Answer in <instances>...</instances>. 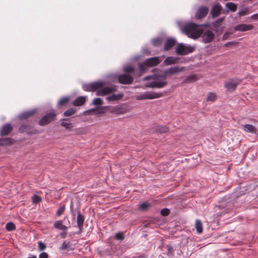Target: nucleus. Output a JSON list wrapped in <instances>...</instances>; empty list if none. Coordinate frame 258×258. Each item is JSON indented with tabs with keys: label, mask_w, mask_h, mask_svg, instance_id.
Masks as SVG:
<instances>
[{
	"label": "nucleus",
	"mask_w": 258,
	"mask_h": 258,
	"mask_svg": "<svg viewBox=\"0 0 258 258\" xmlns=\"http://www.w3.org/2000/svg\"><path fill=\"white\" fill-rule=\"evenodd\" d=\"M182 30L188 37L194 39L200 37L203 33V30L200 25L194 23H189L186 24L182 28Z\"/></svg>",
	"instance_id": "nucleus-1"
},
{
	"label": "nucleus",
	"mask_w": 258,
	"mask_h": 258,
	"mask_svg": "<svg viewBox=\"0 0 258 258\" xmlns=\"http://www.w3.org/2000/svg\"><path fill=\"white\" fill-rule=\"evenodd\" d=\"M105 85V83L102 81H98L91 83L84 84L82 85L83 90L87 92H95Z\"/></svg>",
	"instance_id": "nucleus-2"
},
{
	"label": "nucleus",
	"mask_w": 258,
	"mask_h": 258,
	"mask_svg": "<svg viewBox=\"0 0 258 258\" xmlns=\"http://www.w3.org/2000/svg\"><path fill=\"white\" fill-rule=\"evenodd\" d=\"M163 95L161 92H147L137 96V100H142L159 98Z\"/></svg>",
	"instance_id": "nucleus-3"
},
{
	"label": "nucleus",
	"mask_w": 258,
	"mask_h": 258,
	"mask_svg": "<svg viewBox=\"0 0 258 258\" xmlns=\"http://www.w3.org/2000/svg\"><path fill=\"white\" fill-rule=\"evenodd\" d=\"M195 47L191 46H186L183 43L179 44L175 52L178 55H184L191 53L194 51Z\"/></svg>",
	"instance_id": "nucleus-4"
},
{
	"label": "nucleus",
	"mask_w": 258,
	"mask_h": 258,
	"mask_svg": "<svg viewBox=\"0 0 258 258\" xmlns=\"http://www.w3.org/2000/svg\"><path fill=\"white\" fill-rule=\"evenodd\" d=\"M56 116V114L54 112L48 113L42 117L39 120L38 124L41 126L46 125L54 120Z\"/></svg>",
	"instance_id": "nucleus-5"
},
{
	"label": "nucleus",
	"mask_w": 258,
	"mask_h": 258,
	"mask_svg": "<svg viewBox=\"0 0 258 258\" xmlns=\"http://www.w3.org/2000/svg\"><path fill=\"white\" fill-rule=\"evenodd\" d=\"M241 80L238 79H231L224 83V87L229 92H233L237 86L240 83Z\"/></svg>",
	"instance_id": "nucleus-6"
},
{
	"label": "nucleus",
	"mask_w": 258,
	"mask_h": 258,
	"mask_svg": "<svg viewBox=\"0 0 258 258\" xmlns=\"http://www.w3.org/2000/svg\"><path fill=\"white\" fill-rule=\"evenodd\" d=\"M154 79H155L154 81L149 83L146 85V88H162L167 85V82L162 81L161 79H158L157 76L154 77Z\"/></svg>",
	"instance_id": "nucleus-7"
},
{
	"label": "nucleus",
	"mask_w": 258,
	"mask_h": 258,
	"mask_svg": "<svg viewBox=\"0 0 258 258\" xmlns=\"http://www.w3.org/2000/svg\"><path fill=\"white\" fill-rule=\"evenodd\" d=\"M117 80L121 84L129 85L132 84L134 81L133 77L129 74H121L117 76Z\"/></svg>",
	"instance_id": "nucleus-8"
},
{
	"label": "nucleus",
	"mask_w": 258,
	"mask_h": 258,
	"mask_svg": "<svg viewBox=\"0 0 258 258\" xmlns=\"http://www.w3.org/2000/svg\"><path fill=\"white\" fill-rule=\"evenodd\" d=\"M116 88L115 86L101 87L96 93L97 96H105L115 92Z\"/></svg>",
	"instance_id": "nucleus-9"
},
{
	"label": "nucleus",
	"mask_w": 258,
	"mask_h": 258,
	"mask_svg": "<svg viewBox=\"0 0 258 258\" xmlns=\"http://www.w3.org/2000/svg\"><path fill=\"white\" fill-rule=\"evenodd\" d=\"M19 131L21 133H26L29 135L36 134L38 131L30 124H23L20 126Z\"/></svg>",
	"instance_id": "nucleus-10"
},
{
	"label": "nucleus",
	"mask_w": 258,
	"mask_h": 258,
	"mask_svg": "<svg viewBox=\"0 0 258 258\" xmlns=\"http://www.w3.org/2000/svg\"><path fill=\"white\" fill-rule=\"evenodd\" d=\"M109 111L115 114H122L128 111V108L124 105H116L111 108Z\"/></svg>",
	"instance_id": "nucleus-11"
},
{
	"label": "nucleus",
	"mask_w": 258,
	"mask_h": 258,
	"mask_svg": "<svg viewBox=\"0 0 258 258\" xmlns=\"http://www.w3.org/2000/svg\"><path fill=\"white\" fill-rule=\"evenodd\" d=\"M209 12V8L206 6L200 7L195 15V18L196 19H201L205 18L208 14Z\"/></svg>",
	"instance_id": "nucleus-12"
},
{
	"label": "nucleus",
	"mask_w": 258,
	"mask_h": 258,
	"mask_svg": "<svg viewBox=\"0 0 258 258\" xmlns=\"http://www.w3.org/2000/svg\"><path fill=\"white\" fill-rule=\"evenodd\" d=\"M201 36L202 41L205 43L211 42L214 38V34L209 30H206L204 33H202Z\"/></svg>",
	"instance_id": "nucleus-13"
},
{
	"label": "nucleus",
	"mask_w": 258,
	"mask_h": 258,
	"mask_svg": "<svg viewBox=\"0 0 258 258\" xmlns=\"http://www.w3.org/2000/svg\"><path fill=\"white\" fill-rule=\"evenodd\" d=\"M222 10V7L219 3L215 4L211 11V15L212 18L218 17L220 15Z\"/></svg>",
	"instance_id": "nucleus-14"
},
{
	"label": "nucleus",
	"mask_w": 258,
	"mask_h": 258,
	"mask_svg": "<svg viewBox=\"0 0 258 258\" xmlns=\"http://www.w3.org/2000/svg\"><path fill=\"white\" fill-rule=\"evenodd\" d=\"M84 221V216L81 214L80 211H78L77 213V226L79 230V233H82L83 232Z\"/></svg>",
	"instance_id": "nucleus-15"
},
{
	"label": "nucleus",
	"mask_w": 258,
	"mask_h": 258,
	"mask_svg": "<svg viewBox=\"0 0 258 258\" xmlns=\"http://www.w3.org/2000/svg\"><path fill=\"white\" fill-rule=\"evenodd\" d=\"M13 127L10 123L4 124L1 128L0 135L1 136L8 135L13 131Z\"/></svg>",
	"instance_id": "nucleus-16"
},
{
	"label": "nucleus",
	"mask_w": 258,
	"mask_h": 258,
	"mask_svg": "<svg viewBox=\"0 0 258 258\" xmlns=\"http://www.w3.org/2000/svg\"><path fill=\"white\" fill-rule=\"evenodd\" d=\"M253 26L252 25L245 24H238L234 27L235 31H246L253 29Z\"/></svg>",
	"instance_id": "nucleus-17"
},
{
	"label": "nucleus",
	"mask_w": 258,
	"mask_h": 258,
	"mask_svg": "<svg viewBox=\"0 0 258 258\" xmlns=\"http://www.w3.org/2000/svg\"><path fill=\"white\" fill-rule=\"evenodd\" d=\"M160 62L158 57H153L147 59L144 61V64L146 66L154 67L157 66Z\"/></svg>",
	"instance_id": "nucleus-18"
},
{
	"label": "nucleus",
	"mask_w": 258,
	"mask_h": 258,
	"mask_svg": "<svg viewBox=\"0 0 258 258\" xmlns=\"http://www.w3.org/2000/svg\"><path fill=\"white\" fill-rule=\"evenodd\" d=\"M184 70H185V67H184L179 68L177 66H175V67H170L167 69H166L165 71L167 73L168 76L170 77L172 75L176 74L179 72H182Z\"/></svg>",
	"instance_id": "nucleus-19"
},
{
	"label": "nucleus",
	"mask_w": 258,
	"mask_h": 258,
	"mask_svg": "<svg viewBox=\"0 0 258 258\" xmlns=\"http://www.w3.org/2000/svg\"><path fill=\"white\" fill-rule=\"evenodd\" d=\"M37 112L36 109L26 111L22 113L19 116V118L20 119H26L34 115Z\"/></svg>",
	"instance_id": "nucleus-20"
},
{
	"label": "nucleus",
	"mask_w": 258,
	"mask_h": 258,
	"mask_svg": "<svg viewBox=\"0 0 258 258\" xmlns=\"http://www.w3.org/2000/svg\"><path fill=\"white\" fill-rule=\"evenodd\" d=\"M243 127V130L244 132L251 133V134H256L257 130V128L253 125L250 124H246L244 125H241Z\"/></svg>",
	"instance_id": "nucleus-21"
},
{
	"label": "nucleus",
	"mask_w": 258,
	"mask_h": 258,
	"mask_svg": "<svg viewBox=\"0 0 258 258\" xmlns=\"http://www.w3.org/2000/svg\"><path fill=\"white\" fill-rule=\"evenodd\" d=\"M86 96H79L73 101V105L75 106H82L86 102Z\"/></svg>",
	"instance_id": "nucleus-22"
},
{
	"label": "nucleus",
	"mask_w": 258,
	"mask_h": 258,
	"mask_svg": "<svg viewBox=\"0 0 258 258\" xmlns=\"http://www.w3.org/2000/svg\"><path fill=\"white\" fill-rule=\"evenodd\" d=\"M176 43L175 39L173 38H168L166 41L164 49L165 50H170L175 44Z\"/></svg>",
	"instance_id": "nucleus-23"
},
{
	"label": "nucleus",
	"mask_w": 258,
	"mask_h": 258,
	"mask_svg": "<svg viewBox=\"0 0 258 258\" xmlns=\"http://www.w3.org/2000/svg\"><path fill=\"white\" fill-rule=\"evenodd\" d=\"M74 249V248L72 247L70 241L68 240L64 241L62 245L59 247V249L61 250H67V251H69L73 250Z\"/></svg>",
	"instance_id": "nucleus-24"
},
{
	"label": "nucleus",
	"mask_w": 258,
	"mask_h": 258,
	"mask_svg": "<svg viewBox=\"0 0 258 258\" xmlns=\"http://www.w3.org/2000/svg\"><path fill=\"white\" fill-rule=\"evenodd\" d=\"M179 59L178 57L168 56L164 60V63L166 66H169L176 63Z\"/></svg>",
	"instance_id": "nucleus-25"
},
{
	"label": "nucleus",
	"mask_w": 258,
	"mask_h": 258,
	"mask_svg": "<svg viewBox=\"0 0 258 258\" xmlns=\"http://www.w3.org/2000/svg\"><path fill=\"white\" fill-rule=\"evenodd\" d=\"M199 79V76L198 75H191L188 76L186 77V78L182 82L183 83L187 84L192 83L197 81Z\"/></svg>",
	"instance_id": "nucleus-26"
},
{
	"label": "nucleus",
	"mask_w": 258,
	"mask_h": 258,
	"mask_svg": "<svg viewBox=\"0 0 258 258\" xmlns=\"http://www.w3.org/2000/svg\"><path fill=\"white\" fill-rule=\"evenodd\" d=\"M53 226L55 229L62 231L67 230L68 229V227L66 226L63 225L62 221L61 220L55 221L53 224Z\"/></svg>",
	"instance_id": "nucleus-27"
},
{
	"label": "nucleus",
	"mask_w": 258,
	"mask_h": 258,
	"mask_svg": "<svg viewBox=\"0 0 258 258\" xmlns=\"http://www.w3.org/2000/svg\"><path fill=\"white\" fill-rule=\"evenodd\" d=\"M14 140L11 138L0 139V145L1 146L12 145L14 144Z\"/></svg>",
	"instance_id": "nucleus-28"
},
{
	"label": "nucleus",
	"mask_w": 258,
	"mask_h": 258,
	"mask_svg": "<svg viewBox=\"0 0 258 258\" xmlns=\"http://www.w3.org/2000/svg\"><path fill=\"white\" fill-rule=\"evenodd\" d=\"M169 131L168 128L166 126L157 125L154 128V131L158 133H165Z\"/></svg>",
	"instance_id": "nucleus-29"
},
{
	"label": "nucleus",
	"mask_w": 258,
	"mask_h": 258,
	"mask_svg": "<svg viewBox=\"0 0 258 258\" xmlns=\"http://www.w3.org/2000/svg\"><path fill=\"white\" fill-rule=\"evenodd\" d=\"M123 97V94H112L106 98V99L109 101H114L120 99Z\"/></svg>",
	"instance_id": "nucleus-30"
},
{
	"label": "nucleus",
	"mask_w": 258,
	"mask_h": 258,
	"mask_svg": "<svg viewBox=\"0 0 258 258\" xmlns=\"http://www.w3.org/2000/svg\"><path fill=\"white\" fill-rule=\"evenodd\" d=\"M195 228L198 233L200 234L203 232V225L199 219L196 220L195 222Z\"/></svg>",
	"instance_id": "nucleus-31"
},
{
	"label": "nucleus",
	"mask_w": 258,
	"mask_h": 258,
	"mask_svg": "<svg viewBox=\"0 0 258 258\" xmlns=\"http://www.w3.org/2000/svg\"><path fill=\"white\" fill-rule=\"evenodd\" d=\"M123 72L125 74L133 75L135 72V70L134 67L131 66H126L123 68Z\"/></svg>",
	"instance_id": "nucleus-32"
},
{
	"label": "nucleus",
	"mask_w": 258,
	"mask_h": 258,
	"mask_svg": "<svg viewBox=\"0 0 258 258\" xmlns=\"http://www.w3.org/2000/svg\"><path fill=\"white\" fill-rule=\"evenodd\" d=\"M225 6L229 10L233 12H235L237 8V5L232 2H228Z\"/></svg>",
	"instance_id": "nucleus-33"
},
{
	"label": "nucleus",
	"mask_w": 258,
	"mask_h": 258,
	"mask_svg": "<svg viewBox=\"0 0 258 258\" xmlns=\"http://www.w3.org/2000/svg\"><path fill=\"white\" fill-rule=\"evenodd\" d=\"M77 111L76 108H71L67 109L63 112V116H70L74 115Z\"/></svg>",
	"instance_id": "nucleus-34"
},
{
	"label": "nucleus",
	"mask_w": 258,
	"mask_h": 258,
	"mask_svg": "<svg viewBox=\"0 0 258 258\" xmlns=\"http://www.w3.org/2000/svg\"><path fill=\"white\" fill-rule=\"evenodd\" d=\"M62 121L61 122L60 125L61 126L64 127L66 129L70 130L73 127L72 123L64 121L68 120L67 118L62 119Z\"/></svg>",
	"instance_id": "nucleus-35"
},
{
	"label": "nucleus",
	"mask_w": 258,
	"mask_h": 258,
	"mask_svg": "<svg viewBox=\"0 0 258 258\" xmlns=\"http://www.w3.org/2000/svg\"><path fill=\"white\" fill-rule=\"evenodd\" d=\"M69 101V98L67 97L61 98L58 102V106H62L67 105Z\"/></svg>",
	"instance_id": "nucleus-36"
},
{
	"label": "nucleus",
	"mask_w": 258,
	"mask_h": 258,
	"mask_svg": "<svg viewBox=\"0 0 258 258\" xmlns=\"http://www.w3.org/2000/svg\"><path fill=\"white\" fill-rule=\"evenodd\" d=\"M249 8L247 7L243 8L238 12L237 15L239 17L244 16L248 14Z\"/></svg>",
	"instance_id": "nucleus-37"
},
{
	"label": "nucleus",
	"mask_w": 258,
	"mask_h": 258,
	"mask_svg": "<svg viewBox=\"0 0 258 258\" xmlns=\"http://www.w3.org/2000/svg\"><path fill=\"white\" fill-rule=\"evenodd\" d=\"M217 99V95L215 93L210 92L208 93L207 100L208 101H215Z\"/></svg>",
	"instance_id": "nucleus-38"
},
{
	"label": "nucleus",
	"mask_w": 258,
	"mask_h": 258,
	"mask_svg": "<svg viewBox=\"0 0 258 258\" xmlns=\"http://www.w3.org/2000/svg\"><path fill=\"white\" fill-rule=\"evenodd\" d=\"M151 206V204L147 202H143L139 206V209L142 211H145L148 209Z\"/></svg>",
	"instance_id": "nucleus-39"
},
{
	"label": "nucleus",
	"mask_w": 258,
	"mask_h": 258,
	"mask_svg": "<svg viewBox=\"0 0 258 258\" xmlns=\"http://www.w3.org/2000/svg\"><path fill=\"white\" fill-rule=\"evenodd\" d=\"M6 229L8 231H11L16 229V226L13 222H8L6 225Z\"/></svg>",
	"instance_id": "nucleus-40"
},
{
	"label": "nucleus",
	"mask_w": 258,
	"mask_h": 258,
	"mask_svg": "<svg viewBox=\"0 0 258 258\" xmlns=\"http://www.w3.org/2000/svg\"><path fill=\"white\" fill-rule=\"evenodd\" d=\"M161 43L162 41L160 38H155L152 41V43L154 46H158L161 44Z\"/></svg>",
	"instance_id": "nucleus-41"
},
{
	"label": "nucleus",
	"mask_w": 258,
	"mask_h": 258,
	"mask_svg": "<svg viewBox=\"0 0 258 258\" xmlns=\"http://www.w3.org/2000/svg\"><path fill=\"white\" fill-rule=\"evenodd\" d=\"M157 77H158V79H163V81H165V80L169 76H168L166 71L165 70L161 75H158Z\"/></svg>",
	"instance_id": "nucleus-42"
},
{
	"label": "nucleus",
	"mask_w": 258,
	"mask_h": 258,
	"mask_svg": "<svg viewBox=\"0 0 258 258\" xmlns=\"http://www.w3.org/2000/svg\"><path fill=\"white\" fill-rule=\"evenodd\" d=\"M103 101L100 98H95L93 101V104L95 105H100L103 104Z\"/></svg>",
	"instance_id": "nucleus-43"
},
{
	"label": "nucleus",
	"mask_w": 258,
	"mask_h": 258,
	"mask_svg": "<svg viewBox=\"0 0 258 258\" xmlns=\"http://www.w3.org/2000/svg\"><path fill=\"white\" fill-rule=\"evenodd\" d=\"M42 200V199L40 197L37 195H34L32 197V202L34 204H37L40 202Z\"/></svg>",
	"instance_id": "nucleus-44"
},
{
	"label": "nucleus",
	"mask_w": 258,
	"mask_h": 258,
	"mask_svg": "<svg viewBox=\"0 0 258 258\" xmlns=\"http://www.w3.org/2000/svg\"><path fill=\"white\" fill-rule=\"evenodd\" d=\"M38 248H39V251H42V250H44L46 247L45 244L41 241H38Z\"/></svg>",
	"instance_id": "nucleus-45"
},
{
	"label": "nucleus",
	"mask_w": 258,
	"mask_h": 258,
	"mask_svg": "<svg viewBox=\"0 0 258 258\" xmlns=\"http://www.w3.org/2000/svg\"><path fill=\"white\" fill-rule=\"evenodd\" d=\"M224 19V17L220 18L217 19L214 22V26L215 27H219L221 25L222 22L223 21Z\"/></svg>",
	"instance_id": "nucleus-46"
},
{
	"label": "nucleus",
	"mask_w": 258,
	"mask_h": 258,
	"mask_svg": "<svg viewBox=\"0 0 258 258\" xmlns=\"http://www.w3.org/2000/svg\"><path fill=\"white\" fill-rule=\"evenodd\" d=\"M145 66H146L144 64V62L143 63H139V68L141 72H145L147 71Z\"/></svg>",
	"instance_id": "nucleus-47"
},
{
	"label": "nucleus",
	"mask_w": 258,
	"mask_h": 258,
	"mask_svg": "<svg viewBox=\"0 0 258 258\" xmlns=\"http://www.w3.org/2000/svg\"><path fill=\"white\" fill-rule=\"evenodd\" d=\"M170 213V211L168 209L164 208L161 211V214L162 216H168Z\"/></svg>",
	"instance_id": "nucleus-48"
},
{
	"label": "nucleus",
	"mask_w": 258,
	"mask_h": 258,
	"mask_svg": "<svg viewBox=\"0 0 258 258\" xmlns=\"http://www.w3.org/2000/svg\"><path fill=\"white\" fill-rule=\"evenodd\" d=\"M115 237L116 239L120 240H122L124 238V235L120 232H118L116 233Z\"/></svg>",
	"instance_id": "nucleus-49"
},
{
	"label": "nucleus",
	"mask_w": 258,
	"mask_h": 258,
	"mask_svg": "<svg viewBox=\"0 0 258 258\" xmlns=\"http://www.w3.org/2000/svg\"><path fill=\"white\" fill-rule=\"evenodd\" d=\"M65 207L64 206H62L60 207L56 212V215L58 216H60L64 211Z\"/></svg>",
	"instance_id": "nucleus-50"
},
{
	"label": "nucleus",
	"mask_w": 258,
	"mask_h": 258,
	"mask_svg": "<svg viewBox=\"0 0 258 258\" xmlns=\"http://www.w3.org/2000/svg\"><path fill=\"white\" fill-rule=\"evenodd\" d=\"M108 107V106H104L96 110L97 114H104L105 113V108Z\"/></svg>",
	"instance_id": "nucleus-51"
},
{
	"label": "nucleus",
	"mask_w": 258,
	"mask_h": 258,
	"mask_svg": "<svg viewBox=\"0 0 258 258\" xmlns=\"http://www.w3.org/2000/svg\"><path fill=\"white\" fill-rule=\"evenodd\" d=\"M237 42H235V41H231V42H226L225 44H224V46H226V47H230L233 45H235L236 44H237Z\"/></svg>",
	"instance_id": "nucleus-52"
},
{
	"label": "nucleus",
	"mask_w": 258,
	"mask_h": 258,
	"mask_svg": "<svg viewBox=\"0 0 258 258\" xmlns=\"http://www.w3.org/2000/svg\"><path fill=\"white\" fill-rule=\"evenodd\" d=\"M48 254L45 252H41L39 255V258H48Z\"/></svg>",
	"instance_id": "nucleus-53"
},
{
	"label": "nucleus",
	"mask_w": 258,
	"mask_h": 258,
	"mask_svg": "<svg viewBox=\"0 0 258 258\" xmlns=\"http://www.w3.org/2000/svg\"><path fill=\"white\" fill-rule=\"evenodd\" d=\"M67 234V230L62 231V232L60 233V236L62 238H66V235Z\"/></svg>",
	"instance_id": "nucleus-54"
},
{
	"label": "nucleus",
	"mask_w": 258,
	"mask_h": 258,
	"mask_svg": "<svg viewBox=\"0 0 258 258\" xmlns=\"http://www.w3.org/2000/svg\"><path fill=\"white\" fill-rule=\"evenodd\" d=\"M251 18L253 20H257L258 19V13L252 15L251 16Z\"/></svg>",
	"instance_id": "nucleus-55"
},
{
	"label": "nucleus",
	"mask_w": 258,
	"mask_h": 258,
	"mask_svg": "<svg viewBox=\"0 0 258 258\" xmlns=\"http://www.w3.org/2000/svg\"><path fill=\"white\" fill-rule=\"evenodd\" d=\"M152 78H153V76H146V77H144L143 78V80L144 81H148V80L151 79Z\"/></svg>",
	"instance_id": "nucleus-56"
},
{
	"label": "nucleus",
	"mask_w": 258,
	"mask_h": 258,
	"mask_svg": "<svg viewBox=\"0 0 258 258\" xmlns=\"http://www.w3.org/2000/svg\"><path fill=\"white\" fill-rule=\"evenodd\" d=\"M95 109H91L90 110H89L88 111H95Z\"/></svg>",
	"instance_id": "nucleus-57"
},
{
	"label": "nucleus",
	"mask_w": 258,
	"mask_h": 258,
	"mask_svg": "<svg viewBox=\"0 0 258 258\" xmlns=\"http://www.w3.org/2000/svg\"><path fill=\"white\" fill-rule=\"evenodd\" d=\"M27 258H37V257L35 255H33L32 257H28Z\"/></svg>",
	"instance_id": "nucleus-58"
},
{
	"label": "nucleus",
	"mask_w": 258,
	"mask_h": 258,
	"mask_svg": "<svg viewBox=\"0 0 258 258\" xmlns=\"http://www.w3.org/2000/svg\"><path fill=\"white\" fill-rule=\"evenodd\" d=\"M228 12H229V11H228V10H226V11L224 12V13H228Z\"/></svg>",
	"instance_id": "nucleus-59"
}]
</instances>
